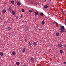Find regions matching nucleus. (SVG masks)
Returning <instances> with one entry per match:
<instances>
[{"label": "nucleus", "instance_id": "f257e3e1", "mask_svg": "<svg viewBox=\"0 0 66 66\" xmlns=\"http://www.w3.org/2000/svg\"><path fill=\"white\" fill-rule=\"evenodd\" d=\"M65 28H64V27L63 26H61L60 28V31H59L60 33H64L65 32Z\"/></svg>", "mask_w": 66, "mask_h": 66}, {"label": "nucleus", "instance_id": "f03ea898", "mask_svg": "<svg viewBox=\"0 0 66 66\" xmlns=\"http://www.w3.org/2000/svg\"><path fill=\"white\" fill-rule=\"evenodd\" d=\"M30 62H33L34 61V58L33 57H31L30 59Z\"/></svg>", "mask_w": 66, "mask_h": 66}, {"label": "nucleus", "instance_id": "7ed1b4c3", "mask_svg": "<svg viewBox=\"0 0 66 66\" xmlns=\"http://www.w3.org/2000/svg\"><path fill=\"white\" fill-rule=\"evenodd\" d=\"M26 48H22V53H24V52H25V51H26Z\"/></svg>", "mask_w": 66, "mask_h": 66}, {"label": "nucleus", "instance_id": "20e7f679", "mask_svg": "<svg viewBox=\"0 0 66 66\" xmlns=\"http://www.w3.org/2000/svg\"><path fill=\"white\" fill-rule=\"evenodd\" d=\"M40 16H45V15H44V13H43L42 12L40 13Z\"/></svg>", "mask_w": 66, "mask_h": 66}, {"label": "nucleus", "instance_id": "39448f33", "mask_svg": "<svg viewBox=\"0 0 66 66\" xmlns=\"http://www.w3.org/2000/svg\"><path fill=\"white\" fill-rule=\"evenodd\" d=\"M58 46L59 48H61V47H62V45L61 44H58Z\"/></svg>", "mask_w": 66, "mask_h": 66}, {"label": "nucleus", "instance_id": "423d86ee", "mask_svg": "<svg viewBox=\"0 0 66 66\" xmlns=\"http://www.w3.org/2000/svg\"><path fill=\"white\" fill-rule=\"evenodd\" d=\"M33 45H34V46H36L37 45V44L36 43V42H34L33 43Z\"/></svg>", "mask_w": 66, "mask_h": 66}, {"label": "nucleus", "instance_id": "0eeeda50", "mask_svg": "<svg viewBox=\"0 0 66 66\" xmlns=\"http://www.w3.org/2000/svg\"><path fill=\"white\" fill-rule=\"evenodd\" d=\"M12 54L13 55H15L16 52H15L13 51L12 52Z\"/></svg>", "mask_w": 66, "mask_h": 66}, {"label": "nucleus", "instance_id": "6e6552de", "mask_svg": "<svg viewBox=\"0 0 66 66\" xmlns=\"http://www.w3.org/2000/svg\"><path fill=\"white\" fill-rule=\"evenodd\" d=\"M12 14L13 15H15V12L14 11H13L12 12Z\"/></svg>", "mask_w": 66, "mask_h": 66}, {"label": "nucleus", "instance_id": "1a4fd4ad", "mask_svg": "<svg viewBox=\"0 0 66 66\" xmlns=\"http://www.w3.org/2000/svg\"><path fill=\"white\" fill-rule=\"evenodd\" d=\"M17 4L18 5H21V4H20V3L19 2H18L17 3Z\"/></svg>", "mask_w": 66, "mask_h": 66}, {"label": "nucleus", "instance_id": "9d476101", "mask_svg": "<svg viewBox=\"0 0 66 66\" xmlns=\"http://www.w3.org/2000/svg\"><path fill=\"white\" fill-rule=\"evenodd\" d=\"M0 55L1 56H3V53H0Z\"/></svg>", "mask_w": 66, "mask_h": 66}, {"label": "nucleus", "instance_id": "9b49d317", "mask_svg": "<svg viewBox=\"0 0 66 66\" xmlns=\"http://www.w3.org/2000/svg\"><path fill=\"white\" fill-rule=\"evenodd\" d=\"M60 53H61V54H62V53H63V50H61L60 51Z\"/></svg>", "mask_w": 66, "mask_h": 66}, {"label": "nucleus", "instance_id": "f8f14e48", "mask_svg": "<svg viewBox=\"0 0 66 66\" xmlns=\"http://www.w3.org/2000/svg\"><path fill=\"white\" fill-rule=\"evenodd\" d=\"M16 65H19V62H16Z\"/></svg>", "mask_w": 66, "mask_h": 66}, {"label": "nucleus", "instance_id": "ddd939ff", "mask_svg": "<svg viewBox=\"0 0 66 66\" xmlns=\"http://www.w3.org/2000/svg\"><path fill=\"white\" fill-rule=\"evenodd\" d=\"M3 11L4 13H5V12H6V11L4 9L3 10Z\"/></svg>", "mask_w": 66, "mask_h": 66}, {"label": "nucleus", "instance_id": "4468645a", "mask_svg": "<svg viewBox=\"0 0 66 66\" xmlns=\"http://www.w3.org/2000/svg\"><path fill=\"white\" fill-rule=\"evenodd\" d=\"M38 12H36L35 13V15H37L38 14Z\"/></svg>", "mask_w": 66, "mask_h": 66}, {"label": "nucleus", "instance_id": "2eb2a0df", "mask_svg": "<svg viewBox=\"0 0 66 66\" xmlns=\"http://www.w3.org/2000/svg\"><path fill=\"white\" fill-rule=\"evenodd\" d=\"M11 3L12 4H14V1H12L11 2Z\"/></svg>", "mask_w": 66, "mask_h": 66}, {"label": "nucleus", "instance_id": "dca6fc26", "mask_svg": "<svg viewBox=\"0 0 66 66\" xmlns=\"http://www.w3.org/2000/svg\"><path fill=\"white\" fill-rule=\"evenodd\" d=\"M56 35L57 36H59V33L57 32L56 33Z\"/></svg>", "mask_w": 66, "mask_h": 66}, {"label": "nucleus", "instance_id": "f3484780", "mask_svg": "<svg viewBox=\"0 0 66 66\" xmlns=\"http://www.w3.org/2000/svg\"><path fill=\"white\" fill-rule=\"evenodd\" d=\"M28 44L29 46H31V45L32 44V43L31 44V43L29 42V43H28Z\"/></svg>", "mask_w": 66, "mask_h": 66}, {"label": "nucleus", "instance_id": "a211bd4d", "mask_svg": "<svg viewBox=\"0 0 66 66\" xmlns=\"http://www.w3.org/2000/svg\"><path fill=\"white\" fill-rule=\"evenodd\" d=\"M42 24H43V25H44V24H45V22H44V21H42Z\"/></svg>", "mask_w": 66, "mask_h": 66}, {"label": "nucleus", "instance_id": "6ab92c4d", "mask_svg": "<svg viewBox=\"0 0 66 66\" xmlns=\"http://www.w3.org/2000/svg\"><path fill=\"white\" fill-rule=\"evenodd\" d=\"M45 8H47L48 7V5H46L44 6Z\"/></svg>", "mask_w": 66, "mask_h": 66}, {"label": "nucleus", "instance_id": "aec40b11", "mask_svg": "<svg viewBox=\"0 0 66 66\" xmlns=\"http://www.w3.org/2000/svg\"><path fill=\"white\" fill-rule=\"evenodd\" d=\"M8 10L9 11H12V9L10 8H9L8 9Z\"/></svg>", "mask_w": 66, "mask_h": 66}, {"label": "nucleus", "instance_id": "412c9836", "mask_svg": "<svg viewBox=\"0 0 66 66\" xmlns=\"http://www.w3.org/2000/svg\"><path fill=\"white\" fill-rule=\"evenodd\" d=\"M7 29L9 30H11V27H8L7 28Z\"/></svg>", "mask_w": 66, "mask_h": 66}, {"label": "nucleus", "instance_id": "4be33fe9", "mask_svg": "<svg viewBox=\"0 0 66 66\" xmlns=\"http://www.w3.org/2000/svg\"><path fill=\"white\" fill-rule=\"evenodd\" d=\"M29 12H30V13H31V12H32V10H29Z\"/></svg>", "mask_w": 66, "mask_h": 66}, {"label": "nucleus", "instance_id": "5701e85b", "mask_svg": "<svg viewBox=\"0 0 66 66\" xmlns=\"http://www.w3.org/2000/svg\"><path fill=\"white\" fill-rule=\"evenodd\" d=\"M22 12H24V9H22Z\"/></svg>", "mask_w": 66, "mask_h": 66}, {"label": "nucleus", "instance_id": "b1692460", "mask_svg": "<svg viewBox=\"0 0 66 66\" xmlns=\"http://www.w3.org/2000/svg\"><path fill=\"white\" fill-rule=\"evenodd\" d=\"M62 12L64 14H65V12H64L62 11Z\"/></svg>", "mask_w": 66, "mask_h": 66}, {"label": "nucleus", "instance_id": "393cba45", "mask_svg": "<svg viewBox=\"0 0 66 66\" xmlns=\"http://www.w3.org/2000/svg\"><path fill=\"white\" fill-rule=\"evenodd\" d=\"M55 23L56 25H58V23L56 22H55Z\"/></svg>", "mask_w": 66, "mask_h": 66}, {"label": "nucleus", "instance_id": "a878e982", "mask_svg": "<svg viewBox=\"0 0 66 66\" xmlns=\"http://www.w3.org/2000/svg\"><path fill=\"white\" fill-rule=\"evenodd\" d=\"M16 19H18V17H16Z\"/></svg>", "mask_w": 66, "mask_h": 66}, {"label": "nucleus", "instance_id": "bb28decb", "mask_svg": "<svg viewBox=\"0 0 66 66\" xmlns=\"http://www.w3.org/2000/svg\"><path fill=\"white\" fill-rule=\"evenodd\" d=\"M64 63L65 64H66V62H64Z\"/></svg>", "mask_w": 66, "mask_h": 66}, {"label": "nucleus", "instance_id": "cd10ccee", "mask_svg": "<svg viewBox=\"0 0 66 66\" xmlns=\"http://www.w3.org/2000/svg\"><path fill=\"white\" fill-rule=\"evenodd\" d=\"M22 66H26V65L24 64Z\"/></svg>", "mask_w": 66, "mask_h": 66}, {"label": "nucleus", "instance_id": "c85d7f7f", "mask_svg": "<svg viewBox=\"0 0 66 66\" xmlns=\"http://www.w3.org/2000/svg\"><path fill=\"white\" fill-rule=\"evenodd\" d=\"M21 17H23V15H21Z\"/></svg>", "mask_w": 66, "mask_h": 66}, {"label": "nucleus", "instance_id": "c756f323", "mask_svg": "<svg viewBox=\"0 0 66 66\" xmlns=\"http://www.w3.org/2000/svg\"><path fill=\"white\" fill-rule=\"evenodd\" d=\"M64 20H65V22H66V19H64Z\"/></svg>", "mask_w": 66, "mask_h": 66}, {"label": "nucleus", "instance_id": "7c9ffc66", "mask_svg": "<svg viewBox=\"0 0 66 66\" xmlns=\"http://www.w3.org/2000/svg\"><path fill=\"white\" fill-rule=\"evenodd\" d=\"M64 46L65 47H66V45H65Z\"/></svg>", "mask_w": 66, "mask_h": 66}, {"label": "nucleus", "instance_id": "2f4dec72", "mask_svg": "<svg viewBox=\"0 0 66 66\" xmlns=\"http://www.w3.org/2000/svg\"><path fill=\"white\" fill-rule=\"evenodd\" d=\"M15 17H16V15H15Z\"/></svg>", "mask_w": 66, "mask_h": 66}, {"label": "nucleus", "instance_id": "473e14b6", "mask_svg": "<svg viewBox=\"0 0 66 66\" xmlns=\"http://www.w3.org/2000/svg\"><path fill=\"white\" fill-rule=\"evenodd\" d=\"M25 41H26L27 42V40H25Z\"/></svg>", "mask_w": 66, "mask_h": 66}, {"label": "nucleus", "instance_id": "72a5a7b5", "mask_svg": "<svg viewBox=\"0 0 66 66\" xmlns=\"http://www.w3.org/2000/svg\"><path fill=\"white\" fill-rule=\"evenodd\" d=\"M61 26H63V25L61 24L60 25Z\"/></svg>", "mask_w": 66, "mask_h": 66}, {"label": "nucleus", "instance_id": "f704fd0d", "mask_svg": "<svg viewBox=\"0 0 66 66\" xmlns=\"http://www.w3.org/2000/svg\"><path fill=\"white\" fill-rule=\"evenodd\" d=\"M1 19V18L0 17V20Z\"/></svg>", "mask_w": 66, "mask_h": 66}, {"label": "nucleus", "instance_id": "c9c22d12", "mask_svg": "<svg viewBox=\"0 0 66 66\" xmlns=\"http://www.w3.org/2000/svg\"><path fill=\"white\" fill-rule=\"evenodd\" d=\"M45 1H47V0H45Z\"/></svg>", "mask_w": 66, "mask_h": 66}, {"label": "nucleus", "instance_id": "e433bc0d", "mask_svg": "<svg viewBox=\"0 0 66 66\" xmlns=\"http://www.w3.org/2000/svg\"><path fill=\"white\" fill-rule=\"evenodd\" d=\"M1 8V7H0V9Z\"/></svg>", "mask_w": 66, "mask_h": 66}]
</instances>
